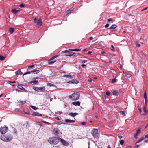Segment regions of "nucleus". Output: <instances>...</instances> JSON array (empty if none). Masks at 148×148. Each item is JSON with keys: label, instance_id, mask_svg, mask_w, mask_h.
I'll use <instances>...</instances> for the list:
<instances>
[{"label": "nucleus", "instance_id": "55", "mask_svg": "<svg viewBox=\"0 0 148 148\" xmlns=\"http://www.w3.org/2000/svg\"><path fill=\"white\" fill-rule=\"evenodd\" d=\"M103 99H106V96L105 95H103Z\"/></svg>", "mask_w": 148, "mask_h": 148}, {"label": "nucleus", "instance_id": "19", "mask_svg": "<svg viewBox=\"0 0 148 148\" xmlns=\"http://www.w3.org/2000/svg\"><path fill=\"white\" fill-rule=\"evenodd\" d=\"M73 10V9L72 8H70L69 10H67L66 11V13L67 14H69L71 12H72Z\"/></svg>", "mask_w": 148, "mask_h": 148}, {"label": "nucleus", "instance_id": "32", "mask_svg": "<svg viewBox=\"0 0 148 148\" xmlns=\"http://www.w3.org/2000/svg\"><path fill=\"white\" fill-rule=\"evenodd\" d=\"M19 103L23 105V104H25L26 103V101H22L20 100Z\"/></svg>", "mask_w": 148, "mask_h": 148}, {"label": "nucleus", "instance_id": "61", "mask_svg": "<svg viewBox=\"0 0 148 148\" xmlns=\"http://www.w3.org/2000/svg\"><path fill=\"white\" fill-rule=\"evenodd\" d=\"M145 138H148V134H147L145 136Z\"/></svg>", "mask_w": 148, "mask_h": 148}, {"label": "nucleus", "instance_id": "31", "mask_svg": "<svg viewBox=\"0 0 148 148\" xmlns=\"http://www.w3.org/2000/svg\"><path fill=\"white\" fill-rule=\"evenodd\" d=\"M141 128H140L137 131V132L136 134H137L138 135L141 132Z\"/></svg>", "mask_w": 148, "mask_h": 148}, {"label": "nucleus", "instance_id": "18", "mask_svg": "<svg viewBox=\"0 0 148 148\" xmlns=\"http://www.w3.org/2000/svg\"><path fill=\"white\" fill-rule=\"evenodd\" d=\"M19 10H17L15 9H13L12 10L11 12L14 14H16L18 13V12H19Z\"/></svg>", "mask_w": 148, "mask_h": 148}, {"label": "nucleus", "instance_id": "57", "mask_svg": "<svg viewBox=\"0 0 148 148\" xmlns=\"http://www.w3.org/2000/svg\"><path fill=\"white\" fill-rule=\"evenodd\" d=\"M86 66V65L84 64H82L81 65V66L82 67H84Z\"/></svg>", "mask_w": 148, "mask_h": 148}, {"label": "nucleus", "instance_id": "20", "mask_svg": "<svg viewBox=\"0 0 148 148\" xmlns=\"http://www.w3.org/2000/svg\"><path fill=\"white\" fill-rule=\"evenodd\" d=\"M14 29L13 28H10L9 29V31L10 34H12L14 32Z\"/></svg>", "mask_w": 148, "mask_h": 148}, {"label": "nucleus", "instance_id": "8", "mask_svg": "<svg viewBox=\"0 0 148 148\" xmlns=\"http://www.w3.org/2000/svg\"><path fill=\"white\" fill-rule=\"evenodd\" d=\"M59 140L64 145L67 146L69 145V143L64 139L59 138Z\"/></svg>", "mask_w": 148, "mask_h": 148}, {"label": "nucleus", "instance_id": "33", "mask_svg": "<svg viewBox=\"0 0 148 148\" xmlns=\"http://www.w3.org/2000/svg\"><path fill=\"white\" fill-rule=\"evenodd\" d=\"M125 76L127 78H129L131 76V75L129 74H127L125 75Z\"/></svg>", "mask_w": 148, "mask_h": 148}, {"label": "nucleus", "instance_id": "52", "mask_svg": "<svg viewBox=\"0 0 148 148\" xmlns=\"http://www.w3.org/2000/svg\"><path fill=\"white\" fill-rule=\"evenodd\" d=\"M118 138L120 139H121L123 138V136L121 135L118 136Z\"/></svg>", "mask_w": 148, "mask_h": 148}, {"label": "nucleus", "instance_id": "38", "mask_svg": "<svg viewBox=\"0 0 148 148\" xmlns=\"http://www.w3.org/2000/svg\"><path fill=\"white\" fill-rule=\"evenodd\" d=\"M136 45L137 46H138V47H139L140 46V45L138 43V42H136Z\"/></svg>", "mask_w": 148, "mask_h": 148}, {"label": "nucleus", "instance_id": "39", "mask_svg": "<svg viewBox=\"0 0 148 148\" xmlns=\"http://www.w3.org/2000/svg\"><path fill=\"white\" fill-rule=\"evenodd\" d=\"M24 112L26 114L28 115H29V112L27 111L24 110Z\"/></svg>", "mask_w": 148, "mask_h": 148}, {"label": "nucleus", "instance_id": "6", "mask_svg": "<svg viewBox=\"0 0 148 148\" xmlns=\"http://www.w3.org/2000/svg\"><path fill=\"white\" fill-rule=\"evenodd\" d=\"M8 130V128L5 126L3 127H1L0 128V131L1 133L4 134L6 133Z\"/></svg>", "mask_w": 148, "mask_h": 148}, {"label": "nucleus", "instance_id": "58", "mask_svg": "<svg viewBox=\"0 0 148 148\" xmlns=\"http://www.w3.org/2000/svg\"><path fill=\"white\" fill-rule=\"evenodd\" d=\"M81 123L82 125H85L86 124V123L84 122H82Z\"/></svg>", "mask_w": 148, "mask_h": 148}, {"label": "nucleus", "instance_id": "1", "mask_svg": "<svg viewBox=\"0 0 148 148\" xmlns=\"http://www.w3.org/2000/svg\"><path fill=\"white\" fill-rule=\"evenodd\" d=\"M48 141L50 144L55 145L57 144L59 142V138L52 137L50 138Z\"/></svg>", "mask_w": 148, "mask_h": 148}, {"label": "nucleus", "instance_id": "29", "mask_svg": "<svg viewBox=\"0 0 148 148\" xmlns=\"http://www.w3.org/2000/svg\"><path fill=\"white\" fill-rule=\"evenodd\" d=\"M120 114H121V115H123V116H125V112L124 111H121L120 112Z\"/></svg>", "mask_w": 148, "mask_h": 148}, {"label": "nucleus", "instance_id": "22", "mask_svg": "<svg viewBox=\"0 0 148 148\" xmlns=\"http://www.w3.org/2000/svg\"><path fill=\"white\" fill-rule=\"evenodd\" d=\"M15 74L16 75H19L21 74L22 73L20 69H18L15 72Z\"/></svg>", "mask_w": 148, "mask_h": 148}, {"label": "nucleus", "instance_id": "26", "mask_svg": "<svg viewBox=\"0 0 148 148\" xmlns=\"http://www.w3.org/2000/svg\"><path fill=\"white\" fill-rule=\"evenodd\" d=\"M38 81L37 80L32 81L30 82V83H33L34 84H36L38 83Z\"/></svg>", "mask_w": 148, "mask_h": 148}, {"label": "nucleus", "instance_id": "51", "mask_svg": "<svg viewBox=\"0 0 148 148\" xmlns=\"http://www.w3.org/2000/svg\"><path fill=\"white\" fill-rule=\"evenodd\" d=\"M87 60H84L82 62V63H84L86 62H87Z\"/></svg>", "mask_w": 148, "mask_h": 148}, {"label": "nucleus", "instance_id": "59", "mask_svg": "<svg viewBox=\"0 0 148 148\" xmlns=\"http://www.w3.org/2000/svg\"><path fill=\"white\" fill-rule=\"evenodd\" d=\"M9 82L11 83H15V81H9Z\"/></svg>", "mask_w": 148, "mask_h": 148}, {"label": "nucleus", "instance_id": "13", "mask_svg": "<svg viewBox=\"0 0 148 148\" xmlns=\"http://www.w3.org/2000/svg\"><path fill=\"white\" fill-rule=\"evenodd\" d=\"M63 77L66 78H69L70 79H72L73 78V76L69 74L64 75Z\"/></svg>", "mask_w": 148, "mask_h": 148}, {"label": "nucleus", "instance_id": "37", "mask_svg": "<svg viewBox=\"0 0 148 148\" xmlns=\"http://www.w3.org/2000/svg\"><path fill=\"white\" fill-rule=\"evenodd\" d=\"M34 65H30V66H28V69H29L33 67H34Z\"/></svg>", "mask_w": 148, "mask_h": 148}, {"label": "nucleus", "instance_id": "16", "mask_svg": "<svg viewBox=\"0 0 148 148\" xmlns=\"http://www.w3.org/2000/svg\"><path fill=\"white\" fill-rule=\"evenodd\" d=\"M54 133L56 134H58L60 132V130L57 128H55L54 130Z\"/></svg>", "mask_w": 148, "mask_h": 148}, {"label": "nucleus", "instance_id": "4", "mask_svg": "<svg viewBox=\"0 0 148 148\" xmlns=\"http://www.w3.org/2000/svg\"><path fill=\"white\" fill-rule=\"evenodd\" d=\"M92 134L95 138H98L99 136L98 130L97 129L94 128L93 129L92 132Z\"/></svg>", "mask_w": 148, "mask_h": 148}, {"label": "nucleus", "instance_id": "54", "mask_svg": "<svg viewBox=\"0 0 148 148\" xmlns=\"http://www.w3.org/2000/svg\"><path fill=\"white\" fill-rule=\"evenodd\" d=\"M88 80L89 82H91L92 81V79L91 78H89L88 79Z\"/></svg>", "mask_w": 148, "mask_h": 148}, {"label": "nucleus", "instance_id": "63", "mask_svg": "<svg viewBox=\"0 0 148 148\" xmlns=\"http://www.w3.org/2000/svg\"><path fill=\"white\" fill-rule=\"evenodd\" d=\"M140 146V145H137L135 147H136V148H138V147Z\"/></svg>", "mask_w": 148, "mask_h": 148}, {"label": "nucleus", "instance_id": "50", "mask_svg": "<svg viewBox=\"0 0 148 148\" xmlns=\"http://www.w3.org/2000/svg\"><path fill=\"white\" fill-rule=\"evenodd\" d=\"M38 71V70H36L34 71H31V72L32 73H34L36 72L37 71Z\"/></svg>", "mask_w": 148, "mask_h": 148}, {"label": "nucleus", "instance_id": "12", "mask_svg": "<svg viewBox=\"0 0 148 148\" xmlns=\"http://www.w3.org/2000/svg\"><path fill=\"white\" fill-rule=\"evenodd\" d=\"M69 115H70V116L74 117L76 115H78V114L77 113H73V112H70L69 114Z\"/></svg>", "mask_w": 148, "mask_h": 148}, {"label": "nucleus", "instance_id": "14", "mask_svg": "<svg viewBox=\"0 0 148 148\" xmlns=\"http://www.w3.org/2000/svg\"><path fill=\"white\" fill-rule=\"evenodd\" d=\"M75 53H74L71 52H69L68 54L65 55L66 56H73L75 55Z\"/></svg>", "mask_w": 148, "mask_h": 148}, {"label": "nucleus", "instance_id": "49", "mask_svg": "<svg viewBox=\"0 0 148 148\" xmlns=\"http://www.w3.org/2000/svg\"><path fill=\"white\" fill-rule=\"evenodd\" d=\"M148 8V7H146V8H145L142 9L141 10V11H143L145 10H147Z\"/></svg>", "mask_w": 148, "mask_h": 148}, {"label": "nucleus", "instance_id": "62", "mask_svg": "<svg viewBox=\"0 0 148 148\" xmlns=\"http://www.w3.org/2000/svg\"><path fill=\"white\" fill-rule=\"evenodd\" d=\"M68 51L67 50H65L64 51H63V53H66V52H68Z\"/></svg>", "mask_w": 148, "mask_h": 148}, {"label": "nucleus", "instance_id": "56", "mask_svg": "<svg viewBox=\"0 0 148 148\" xmlns=\"http://www.w3.org/2000/svg\"><path fill=\"white\" fill-rule=\"evenodd\" d=\"M112 21V18H109L108 19V22H109L110 21Z\"/></svg>", "mask_w": 148, "mask_h": 148}, {"label": "nucleus", "instance_id": "10", "mask_svg": "<svg viewBox=\"0 0 148 148\" xmlns=\"http://www.w3.org/2000/svg\"><path fill=\"white\" fill-rule=\"evenodd\" d=\"M78 81L76 80L72 79L67 82L68 83L70 84H77L78 83Z\"/></svg>", "mask_w": 148, "mask_h": 148}, {"label": "nucleus", "instance_id": "9", "mask_svg": "<svg viewBox=\"0 0 148 148\" xmlns=\"http://www.w3.org/2000/svg\"><path fill=\"white\" fill-rule=\"evenodd\" d=\"M23 85L21 84H19L18 85L17 88L23 91H26V90L23 87Z\"/></svg>", "mask_w": 148, "mask_h": 148}, {"label": "nucleus", "instance_id": "44", "mask_svg": "<svg viewBox=\"0 0 148 148\" xmlns=\"http://www.w3.org/2000/svg\"><path fill=\"white\" fill-rule=\"evenodd\" d=\"M55 62H56L55 61H52V60H51V61H50L49 60V62L50 64H53V63H54Z\"/></svg>", "mask_w": 148, "mask_h": 148}, {"label": "nucleus", "instance_id": "40", "mask_svg": "<svg viewBox=\"0 0 148 148\" xmlns=\"http://www.w3.org/2000/svg\"><path fill=\"white\" fill-rule=\"evenodd\" d=\"M24 6H25V5L23 4H21L19 5V7L21 8L24 7Z\"/></svg>", "mask_w": 148, "mask_h": 148}, {"label": "nucleus", "instance_id": "24", "mask_svg": "<svg viewBox=\"0 0 148 148\" xmlns=\"http://www.w3.org/2000/svg\"><path fill=\"white\" fill-rule=\"evenodd\" d=\"M70 50L72 51L78 52L80 51L81 50V49H70Z\"/></svg>", "mask_w": 148, "mask_h": 148}, {"label": "nucleus", "instance_id": "2", "mask_svg": "<svg viewBox=\"0 0 148 148\" xmlns=\"http://www.w3.org/2000/svg\"><path fill=\"white\" fill-rule=\"evenodd\" d=\"M12 136L10 135L7 136L2 135L0 137V139L4 142L10 141L12 140Z\"/></svg>", "mask_w": 148, "mask_h": 148}, {"label": "nucleus", "instance_id": "3", "mask_svg": "<svg viewBox=\"0 0 148 148\" xmlns=\"http://www.w3.org/2000/svg\"><path fill=\"white\" fill-rule=\"evenodd\" d=\"M80 95L77 93H74L72 95H69V98L73 101L78 100L79 97Z\"/></svg>", "mask_w": 148, "mask_h": 148}, {"label": "nucleus", "instance_id": "11", "mask_svg": "<svg viewBox=\"0 0 148 148\" xmlns=\"http://www.w3.org/2000/svg\"><path fill=\"white\" fill-rule=\"evenodd\" d=\"M64 121L67 123H74L75 122V120H70L69 119H65Z\"/></svg>", "mask_w": 148, "mask_h": 148}, {"label": "nucleus", "instance_id": "7", "mask_svg": "<svg viewBox=\"0 0 148 148\" xmlns=\"http://www.w3.org/2000/svg\"><path fill=\"white\" fill-rule=\"evenodd\" d=\"M33 89L35 91L40 90L41 91H43L45 90V88L44 87H33Z\"/></svg>", "mask_w": 148, "mask_h": 148}, {"label": "nucleus", "instance_id": "42", "mask_svg": "<svg viewBox=\"0 0 148 148\" xmlns=\"http://www.w3.org/2000/svg\"><path fill=\"white\" fill-rule=\"evenodd\" d=\"M111 47L112 48V49H111V50L112 51H115V49L113 45H111Z\"/></svg>", "mask_w": 148, "mask_h": 148}, {"label": "nucleus", "instance_id": "47", "mask_svg": "<svg viewBox=\"0 0 148 148\" xmlns=\"http://www.w3.org/2000/svg\"><path fill=\"white\" fill-rule=\"evenodd\" d=\"M31 73V72H27L25 73L23 75H26L27 74H30V73Z\"/></svg>", "mask_w": 148, "mask_h": 148}, {"label": "nucleus", "instance_id": "53", "mask_svg": "<svg viewBox=\"0 0 148 148\" xmlns=\"http://www.w3.org/2000/svg\"><path fill=\"white\" fill-rule=\"evenodd\" d=\"M55 118L57 120H60V118L58 116L56 117Z\"/></svg>", "mask_w": 148, "mask_h": 148}, {"label": "nucleus", "instance_id": "25", "mask_svg": "<svg viewBox=\"0 0 148 148\" xmlns=\"http://www.w3.org/2000/svg\"><path fill=\"white\" fill-rule=\"evenodd\" d=\"M117 27V25H116L114 24L112 25L110 28V29H115Z\"/></svg>", "mask_w": 148, "mask_h": 148}, {"label": "nucleus", "instance_id": "48", "mask_svg": "<svg viewBox=\"0 0 148 148\" xmlns=\"http://www.w3.org/2000/svg\"><path fill=\"white\" fill-rule=\"evenodd\" d=\"M106 94L108 96H109L110 95V92L109 91L107 92L106 93Z\"/></svg>", "mask_w": 148, "mask_h": 148}, {"label": "nucleus", "instance_id": "5", "mask_svg": "<svg viewBox=\"0 0 148 148\" xmlns=\"http://www.w3.org/2000/svg\"><path fill=\"white\" fill-rule=\"evenodd\" d=\"M34 22V23H37V25L39 26H41L42 25V22L41 21L40 18H39L38 20L37 18L35 17L33 19Z\"/></svg>", "mask_w": 148, "mask_h": 148}, {"label": "nucleus", "instance_id": "23", "mask_svg": "<svg viewBox=\"0 0 148 148\" xmlns=\"http://www.w3.org/2000/svg\"><path fill=\"white\" fill-rule=\"evenodd\" d=\"M145 138V137H142L140 138V139L136 143V144H137V143H139L140 142H141Z\"/></svg>", "mask_w": 148, "mask_h": 148}, {"label": "nucleus", "instance_id": "21", "mask_svg": "<svg viewBox=\"0 0 148 148\" xmlns=\"http://www.w3.org/2000/svg\"><path fill=\"white\" fill-rule=\"evenodd\" d=\"M143 110L145 112V113L143 114L144 115H146L147 114H148V111L146 109V107H144L143 108Z\"/></svg>", "mask_w": 148, "mask_h": 148}, {"label": "nucleus", "instance_id": "35", "mask_svg": "<svg viewBox=\"0 0 148 148\" xmlns=\"http://www.w3.org/2000/svg\"><path fill=\"white\" fill-rule=\"evenodd\" d=\"M124 143V140H121L120 141V144L121 145H123Z\"/></svg>", "mask_w": 148, "mask_h": 148}, {"label": "nucleus", "instance_id": "36", "mask_svg": "<svg viewBox=\"0 0 148 148\" xmlns=\"http://www.w3.org/2000/svg\"><path fill=\"white\" fill-rule=\"evenodd\" d=\"M144 98H145V101H147V96L146 95V93H145L144 95Z\"/></svg>", "mask_w": 148, "mask_h": 148}, {"label": "nucleus", "instance_id": "46", "mask_svg": "<svg viewBox=\"0 0 148 148\" xmlns=\"http://www.w3.org/2000/svg\"><path fill=\"white\" fill-rule=\"evenodd\" d=\"M116 79H114L112 80L111 82L112 83H114L115 82H116Z\"/></svg>", "mask_w": 148, "mask_h": 148}, {"label": "nucleus", "instance_id": "17", "mask_svg": "<svg viewBox=\"0 0 148 148\" xmlns=\"http://www.w3.org/2000/svg\"><path fill=\"white\" fill-rule=\"evenodd\" d=\"M32 115L34 116H41L42 114L37 112H34L32 114Z\"/></svg>", "mask_w": 148, "mask_h": 148}, {"label": "nucleus", "instance_id": "27", "mask_svg": "<svg viewBox=\"0 0 148 148\" xmlns=\"http://www.w3.org/2000/svg\"><path fill=\"white\" fill-rule=\"evenodd\" d=\"M113 94L114 95L117 96L119 95V92L117 91H115L113 92Z\"/></svg>", "mask_w": 148, "mask_h": 148}, {"label": "nucleus", "instance_id": "45", "mask_svg": "<svg viewBox=\"0 0 148 148\" xmlns=\"http://www.w3.org/2000/svg\"><path fill=\"white\" fill-rule=\"evenodd\" d=\"M109 25H110L109 24H107L105 26V27L106 28H107L109 26Z\"/></svg>", "mask_w": 148, "mask_h": 148}, {"label": "nucleus", "instance_id": "34", "mask_svg": "<svg viewBox=\"0 0 148 148\" xmlns=\"http://www.w3.org/2000/svg\"><path fill=\"white\" fill-rule=\"evenodd\" d=\"M34 110H36L37 109V108L35 106H30Z\"/></svg>", "mask_w": 148, "mask_h": 148}, {"label": "nucleus", "instance_id": "43", "mask_svg": "<svg viewBox=\"0 0 148 148\" xmlns=\"http://www.w3.org/2000/svg\"><path fill=\"white\" fill-rule=\"evenodd\" d=\"M42 122L44 123H46V124H48V125H49V123L48 122H46V121H42Z\"/></svg>", "mask_w": 148, "mask_h": 148}, {"label": "nucleus", "instance_id": "28", "mask_svg": "<svg viewBox=\"0 0 148 148\" xmlns=\"http://www.w3.org/2000/svg\"><path fill=\"white\" fill-rule=\"evenodd\" d=\"M47 85L48 86H49L50 87L54 86H55V85L54 84H53L51 83H47Z\"/></svg>", "mask_w": 148, "mask_h": 148}, {"label": "nucleus", "instance_id": "15", "mask_svg": "<svg viewBox=\"0 0 148 148\" xmlns=\"http://www.w3.org/2000/svg\"><path fill=\"white\" fill-rule=\"evenodd\" d=\"M72 104L75 106H79L80 105V102L79 101H75L72 102Z\"/></svg>", "mask_w": 148, "mask_h": 148}, {"label": "nucleus", "instance_id": "60", "mask_svg": "<svg viewBox=\"0 0 148 148\" xmlns=\"http://www.w3.org/2000/svg\"><path fill=\"white\" fill-rule=\"evenodd\" d=\"M14 134H17V132L16 130L15 129L14 130Z\"/></svg>", "mask_w": 148, "mask_h": 148}, {"label": "nucleus", "instance_id": "41", "mask_svg": "<svg viewBox=\"0 0 148 148\" xmlns=\"http://www.w3.org/2000/svg\"><path fill=\"white\" fill-rule=\"evenodd\" d=\"M138 134H137L136 133L134 135V138L135 139H136L137 138V136H138Z\"/></svg>", "mask_w": 148, "mask_h": 148}, {"label": "nucleus", "instance_id": "30", "mask_svg": "<svg viewBox=\"0 0 148 148\" xmlns=\"http://www.w3.org/2000/svg\"><path fill=\"white\" fill-rule=\"evenodd\" d=\"M5 58V57L3 56H2L0 55V60H3Z\"/></svg>", "mask_w": 148, "mask_h": 148}, {"label": "nucleus", "instance_id": "64", "mask_svg": "<svg viewBox=\"0 0 148 148\" xmlns=\"http://www.w3.org/2000/svg\"><path fill=\"white\" fill-rule=\"evenodd\" d=\"M144 142L145 143H148V139L147 140H144Z\"/></svg>", "mask_w": 148, "mask_h": 148}]
</instances>
